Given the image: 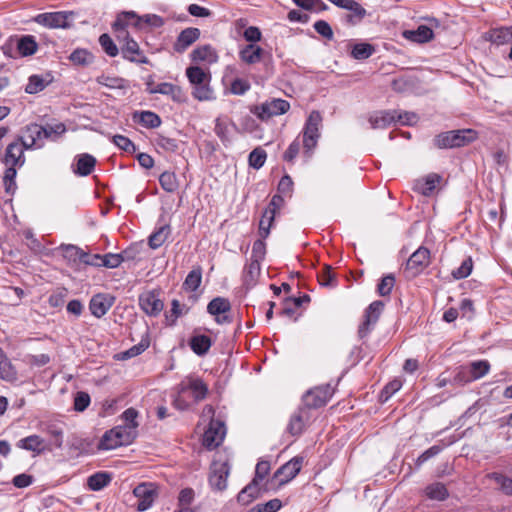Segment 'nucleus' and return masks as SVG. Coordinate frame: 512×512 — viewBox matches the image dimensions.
Segmentation results:
<instances>
[{
    "label": "nucleus",
    "mask_w": 512,
    "mask_h": 512,
    "mask_svg": "<svg viewBox=\"0 0 512 512\" xmlns=\"http://www.w3.org/2000/svg\"><path fill=\"white\" fill-rule=\"evenodd\" d=\"M137 23L139 30L142 29L144 25L152 28H160L165 24V20L157 14H145L142 16L138 15Z\"/></svg>",
    "instance_id": "52"
},
{
    "label": "nucleus",
    "mask_w": 512,
    "mask_h": 512,
    "mask_svg": "<svg viewBox=\"0 0 512 512\" xmlns=\"http://www.w3.org/2000/svg\"><path fill=\"white\" fill-rule=\"evenodd\" d=\"M0 378L6 381H12L16 379V371L12 364L0 348Z\"/></svg>",
    "instance_id": "45"
},
{
    "label": "nucleus",
    "mask_w": 512,
    "mask_h": 512,
    "mask_svg": "<svg viewBox=\"0 0 512 512\" xmlns=\"http://www.w3.org/2000/svg\"><path fill=\"white\" fill-rule=\"evenodd\" d=\"M200 37V30L198 28L189 27L180 32L173 48L178 53H183Z\"/></svg>",
    "instance_id": "22"
},
{
    "label": "nucleus",
    "mask_w": 512,
    "mask_h": 512,
    "mask_svg": "<svg viewBox=\"0 0 512 512\" xmlns=\"http://www.w3.org/2000/svg\"><path fill=\"white\" fill-rule=\"evenodd\" d=\"M491 40L497 45L512 42V26L494 29L491 33Z\"/></svg>",
    "instance_id": "48"
},
{
    "label": "nucleus",
    "mask_w": 512,
    "mask_h": 512,
    "mask_svg": "<svg viewBox=\"0 0 512 512\" xmlns=\"http://www.w3.org/2000/svg\"><path fill=\"white\" fill-rule=\"evenodd\" d=\"M429 264L430 251L428 248L420 246L407 260L404 275L407 279H413L419 276Z\"/></svg>",
    "instance_id": "5"
},
{
    "label": "nucleus",
    "mask_w": 512,
    "mask_h": 512,
    "mask_svg": "<svg viewBox=\"0 0 512 512\" xmlns=\"http://www.w3.org/2000/svg\"><path fill=\"white\" fill-rule=\"evenodd\" d=\"M384 308V303L380 300H376L372 302L364 313V321L359 326L358 336L363 339L368 336V334L373 329V326L377 323L382 310Z\"/></svg>",
    "instance_id": "12"
},
{
    "label": "nucleus",
    "mask_w": 512,
    "mask_h": 512,
    "mask_svg": "<svg viewBox=\"0 0 512 512\" xmlns=\"http://www.w3.org/2000/svg\"><path fill=\"white\" fill-rule=\"evenodd\" d=\"M72 16L73 12L67 11L46 12L36 15L33 21L50 29H65L71 26L70 20Z\"/></svg>",
    "instance_id": "9"
},
{
    "label": "nucleus",
    "mask_w": 512,
    "mask_h": 512,
    "mask_svg": "<svg viewBox=\"0 0 512 512\" xmlns=\"http://www.w3.org/2000/svg\"><path fill=\"white\" fill-rule=\"evenodd\" d=\"M425 495L436 501H444L449 497L446 486L441 482H434L425 488Z\"/></svg>",
    "instance_id": "40"
},
{
    "label": "nucleus",
    "mask_w": 512,
    "mask_h": 512,
    "mask_svg": "<svg viewBox=\"0 0 512 512\" xmlns=\"http://www.w3.org/2000/svg\"><path fill=\"white\" fill-rule=\"evenodd\" d=\"M17 175V171L15 167L8 166L4 173L3 181L5 186V191L8 194H13L16 189L15 178Z\"/></svg>",
    "instance_id": "63"
},
{
    "label": "nucleus",
    "mask_w": 512,
    "mask_h": 512,
    "mask_svg": "<svg viewBox=\"0 0 512 512\" xmlns=\"http://www.w3.org/2000/svg\"><path fill=\"white\" fill-rule=\"evenodd\" d=\"M260 481L252 479L237 495V500L242 505H248L260 496Z\"/></svg>",
    "instance_id": "29"
},
{
    "label": "nucleus",
    "mask_w": 512,
    "mask_h": 512,
    "mask_svg": "<svg viewBox=\"0 0 512 512\" xmlns=\"http://www.w3.org/2000/svg\"><path fill=\"white\" fill-rule=\"evenodd\" d=\"M230 126L235 127V124L227 116H219L215 119L214 132L224 145L230 143Z\"/></svg>",
    "instance_id": "31"
},
{
    "label": "nucleus",
    "mask_w": 512,
    "mask_h": 512,
    "mask_svg": "<svg viewBox=\"0 0 512 512\" xmlns=\"http://www.w3.org/2000/svg\"><path fill=\"white\" fill-rule=\"evenodd\" d=\"M59 249L62 251L64 259L71 266H76L79 263H83V259L87 258L86 252L73 244H62Z\"/></svg>",
    "instance_id": "28"
},
{
    "label": "nucleus",
    "mask_w": 512,
    "mask_h": 512,
    "mask_svg": "<svg viewBox=\"0 0 512 512\" xmlns=\"http://www.w3.org/2000/svg\"><path fill=\"white\" fill-rule=\"evenodd\" d=\"M304 457L295 456L288 462L280 466L273 475L274 479H278L279 486H283L294 479L301 471Z\"/></svg>",
    "instance_id": "11"
},
{
    "label": "nucleus",
    "mask_w": 512,
    "mask_h": 512,
    "mask_svg": "<svg viewBox=\"0 0 512 512\" xmlns=\"http://www.w3.org/2000/svg\"><path fill=\"white\" fill-rule=\"evenodd\" d=\"M171 234V227L169 224H165L157 228L148 238V245L151 249H157L161 247L169 235Z\"/></svg>",
    "instance_id": "36"
},
{
    "label": "nucleus",
    "mask_w": 512,
    "mask_h": 512,
    "mask_svg": "<svg viewBox=\"0 0 512 512\" xmlns=\"http://www.w3.org/2000/svg\"><path fill=\"white\" fill-rule=\"evenodd\" d=\"M95 164V157L87 153L81 154L78 156L76 169L74 172L80 176H88L92 173Z\"/></svg>",
    "instance_id": "38"
},
{
    "label": "nucleus",
    "mask_w": 512,
    "mask_h": 512,
    "mask_svg": "<svg viewBox=\"0 0 512 512\" xmlns=\"http://www.w3.org/2000/svg\"><path fill=\"white\" fill-rule=\"evenodd\" d=\"M261 265L260 261L256 259H250L249 263L246 264L243 270V283L246 288H252L260 276Z\"/></svg>",
    "instance_id": "30"
},
{
    "label": "nucleus",
    "mask_w": 512,
    "mask_h": 512,
    "mask_svg": "<svg viewBox=\"0 0 512 512\" xmlns=\"http://www.w3.org/2000/svg\"><path fill=\"white\" fill-rule=\"evenodd\" d=\"M69 59L76 65L87 66L93 62V55L86 49H76Z\"/></svg>",
    "instance_id": "54"
},
{
    "label": "nucleus",
    "mask_w": 512,
    "mask_h": 512,
    "mask_svg": "<svg viewBox=\"0 0 512 512\" xmlns=\"http://www.w3.org/2000/svg\"><path fill=\"white\" fill-rule=\"evenodd\" d=\"M488 478L494 480L499 485L503 494L512 496V478L499 472L489 473Z\"/></svg>",
    "instance_id": "46"
},
{
    "label": "nucleus",
    "mask_w": 512,
    "mask_h": 512,
    "mask_svg": "<svg viewBox=\"0 0 512 512\" xmlns=\"http://www.w3.org/2000/svg\"><path fill=\"white\" fill-rule=\"evenodd\" d=\"M473 269V260L471 257H467L463 260L461 265L452 271V276L456 280L467 278Z\"/></svg>",
    "instance_id": "59"
},
{
    "label": "nucleus",
    "mask_w": 512,
    "mask_h": 512,
    "mask_svg": "<svg viewBox=\"0 0 512 512\" xmlns=\"http://www.w3.org/2000/svg\"><path fill=\"white\" fill-rule=\"evenodd\" d=\"M322 115L319 111L313 110L303 128V147L306 153L311 152L318 143L320 138V127L322 125Z\"/></svg>",
    "instance_id": "3"
},
{
    "label": "nucleus",
    "mask_w": 512,
    "mask_h": 512,
    "mask_svg": "<svg viewBox=\"0 0 512 512\" xmlns=\"http://www.w3.org/2000/svg\"><path fill=\"white\" fill-rule=\"evenodd\" d=\"M375 47L369 43H356L352 45L350 55L356 60H365L373 55Z\"/></svg>",
    "instance_id": "43"
},
{
    "label": "nucleus",
    "mask_w": 512,
    "mask_h": 512,
    "mask_svg": "<svg viewBox=\"0 0 512 512\" xmlns=\"http://www.w3.org/2000/svg\"><path fill=\"white\" fill-rule=\"evenodd\" d=\"M402 387V382L398 379H394L387 383L380 393V400L382 402H386L389 398L392 397L400 388Z\"/></svg>",
    "instance_id": "64"
},
{
    "label": "nucleus",
    "mask_w": 512,
    "mask_h": 512,
    "mask_svg": "<svg viewBox=\"0 0 512 512\" xmlns=\"http://www.w3.org/2000/svg\"><path fill=\"white\" fill-rule=\"evenodd\" d=\"M133 494L138 499V511H146L149 509L157 496L156 488L153 483H141L137 485L133 490Z\"/></svg>",
    "instance_id": "18"
},
{
    "label": "nucleus",
    "mask_w": 512,
    "mask_h": 512,
    "mask_svg": "<svg viewBox=\"0 0 512 512\" xmlns=\"http://www.w3.org/2000/svg\"><path fill=\"white\" fill-rule=\"evenodd\" d=\"M99 85L105 86L110 89H126L128 84L127 80L117 76H108L102 74L96 78Z\"/></svg>",
    "instance_id": "42"
},
{
    "label": "nucleus",
    "mask_w": 512,
    "mask_h": 512,
    "mask_svg": "<svg viewBox=\"0 0 512 512\" xmlns=\"http://www.w3.org/2000/svg\"><path fill=\"white\" fill-rule=\"evenodd\" d=\"M159 183L161 188L169 193H172L178 188V180L173 172L165 171L159 176Z\"/></svg>",
    "instance_id": "50"
},
{
    "label": "nucleus",
    "mask_w": 512,
    "mask_h": 512,
    "mask_svg": "<svg viewBox=\"0 0 512 512\" xmlns=\"http://www.w3.org/2000/svg\"><path fill=\"white\" fill-rule=\"evenodd\" d=\"M490 370L487 360L471 362L468 366L461 367L455 376V381L466 384L484 377Z\"/></svg>",
    "instance_id": "8"
},
{
    "label": "nucleus",
    "mask_w": 512,
    "mask_h": 512,
    "mask_svg": "<svg viewBox=\"0 0 512 512\" xmlns=\"http://www.w3.org/2000/svg\"><path fill=\"white\" fill-rule=\"evenodd\" d=\"M112 142L121 150L127 152V153H134L136 151L135 144L126 136L124 135H114L112 137Z\"/></svg>",
    "instance_id": "62"
},
{
    "label": "nucleus",
    "mask_w": 512,
    "mask_h": 512,
    "mask_svg": "<svg viewBox=\"0 0 512 512\" xmlns=\"http://www.w3.org/2000/svg\"><path fill=\"white\" fill-rule=\"evenodd\" d=\"M474 138L475 132L471 129L452 130L436 135L433 144L439 149H451L465 146Z\"/></svg>",
    "instance_id": "2"
},
{
    "label": "nucleus",
    "mask_w": 512,
    "mask_h": 512,
    "mask_svg": "<svg viewBox=\"0 0 512 512\" xmlns=\"http://www.w3.org/2000/svg\"><path fill=\"white\" fill-rule=\"evenodd\" d=\"M191 391L195 402L204 400L209 392L208 385L198 376L189 375L177 386V392L185 393Z\"/></svg>",
    "instance_id": "10"
},
{
    "label": "nucleus",
    "mask_w": 512,
    "mask_h": 512,
    "mask_svg": "<svg viewBox=\"0 0 512 512\" xmlns=\"http://www.w3.org/2000/svg\"><path fill=\"white\" fill-rule=\"evenodd\" d=\"M265 55L271 59V55L265 53V51L258 45L248 44L239 51V57L241 61L247 64H255L264 60Z\"/></svg>",
    "instance_id": "26"
},
{
    "label": "nucleus",
    "mask_w": 512,
    "mask_h": 512,
    "mask_svg": "<svg viewBox=\"0 0 512 512\" xmlns=\"http://www.w3.org/2000/svg\"><path fill=\"white\" fill-rule=\"evenodd\" d=\"M112 480V476L108 472L100 471L92 474L87 479V486L92 491H100L108 486Z\"/></svg>",
    "instance_id": "37"
},
{
    "label": "nucleus",
    "mask_w": 512,
    "mask_h": 512,
    "mask_svg": "<svg viewBox=\"0 0 512 512\" xmlns=\"http://www.w3.org/2000/svg\"><path fill=\"white\" fill-rule=\"evenodd\" d=\"M441 180L442 177L439 174L430 173L423 180L417 182L416 188L424 196H429L433 193Z\"/></svg>",
    "instance_id": "35"
},
{
    "label": "nucleus",
    "mask_w": 512,
    "mask_h": 512,
    "mask_svg": "<svg viewBox=\"0 0 512 512\" xmlns=\"http://www.w3.org/2000/svg\"><path fill=\"white\" fill-rule=\"evenodd\" d=\"M117 40L120 43V53L123 59L136 64H150V60L130 34H125L123 38Z\"/></svg>",
    "instance_id": "6"
},
{
    "label": "nucleus",
    "mask_w": 512,
    "mask_h": 512,
    "mask_svg": "<svg viewBox=\"0 0 512 512\" xmlns=\"http://www.w3.org/2000/svg\"><path fill=\"white\" fill-rule=\"evenodd\" d=\"M191 350L198 356L207 354L212 346V340L209 336L204 334L193 335L189 340Z\"/></svg>",
    "instance_id": "33"
},
{
    "label": "nucleus",
    "mask_w": 512,
    "mask_h": 512,
    "mask_svg": "<svg viewBox=\"0 0 512 512\" xmlns=\"http://www.w3.org/2000/svg\"><path fill=\"white\" fill-rule=\"evenodd\" d=\"M298 7L313 12H322L328 9L327 4L322 0H293Z\"/></svg>",
    "instance_id": "55"
},
{
    "label": "nucleus",
    "mask_w": 512,
    "mask_h": 512,
    "mask_svg": "<svg viewBox=\"0 0 512 512\" xmlns=\"http://www.w3.org/2000/svg\"><path fill=\"white\" fill-rule=\"evenodd\" d=\"M132 120L148 129L158 128L162 120L158 114L152 111H135L132 114Z\"/></svg>",
    "instance_id": "27"
},
{
    "label": "nucleus",
    "mask_w": 512,
    "mask_h": 512,
    "mask_svg": "<svg viewBox=\"0 0 512 512\" xmlns=\"http://www.w3.org/2000/svg\"><path fill=\"white\" fill-rule=\"evenodd\" d=\"M15 40L19 57H29L38 51V43L33 35H16Z\"/></svg>",
    "instance_id": "23"
},
{
    "label": "nucleus",
    "mask_w": 512,
    "mask_h": 512,
    "mask_svg": "<svg viewBox=\"0 0 512 512\" xmlns=\"http://www.w3.org/2000/svg\"><path fill=\"white\" fill-rule=\"evenodd\" d=\"M267 159V153L262 147H256L248 156L249 166L258 170L262 168Z\"/></svg>",
    "instance_id": "49"
},
{
    "label": "nucleus",
    "mask_w": 512,
    "mask_h": 512,
    "mask_svg": "<svg viewBox=\"0 0 512 512\" xmlns=\"http://www.w3.org/2000/svg\"><path fill=\"white\" fill-rule=\"evenodd\" d=\"M191 59L194 62L208 61L213 62L216 59L214 49L210 45H204L194 49L191 54Z\"/></svg>",
    "instance_id": "44"
},
{
    "label": "nucleus",
    "mask_w": 512,
    "mask_h": 512,
    "mask_svg": "<svg viewBox=\"0 0 512 512\" xmlns=\"http://www.w3.org/2000/svg\"><path fill=\"white\" fill-rule=\"evenodd\" d=\"M405 35L414 42L426 43L433 38L434 33L430 27L420 25L416 30L405 32Z\"/></svg>",
    "instance_id": "41"
},
{
    "label": "nucleus",
    "mask_w": 512,
    "mask_h": 512,
    "mask_svg": "<svg viewBox=\"0 0 512 512\" xmlns=\"http://www.w3.org/2000/svg\"><path fill=\"white\" fill-rule=\"evenodd\" d=\"M305 427V423L302 416V411L295 412L287 425V432L292 436H299L302 434Z\"/></svg>",
    "instance_id": "47"
},
{
    "label": "nucleus",
    "mask_w": 512,
    "mask_h": 512,
    "mask_svg": "<svg viewBox=\"0 0 512 512\" xmlns=\"http://www.w3.org/2000/svg\"><path fill=\"white\" fill-rule=\"evenodd\" d=\"M113 305V298L105 294L94 295L89 303L91 314L96 318L104 316Z\"/></svg>",
    "instance_id": "24"
},
{
    "label": "nucleus",
    "mask_w": 512,
    "mask_h": 512,
    "mask_svg": "<svg viewBox=\"0 0 512 512\" xmlns=\"http://www.w3.org/2000/svg\"><path fill=\"white\" fill-rule=\"evenodd\" d=\"M284 205V198L280 194H275L268 206L262 213L258 233L262 238H268L270 235V229L274 223L277 211H279Z\"/></svg>",
    "instance_id": "7"
},
{
    "label": "nucleus",
    "mask_w": 512,
    "mask_h": 512,
    "mask_svg": "<svg viewBox=\"0 0 512 512\" xmlns=\"http://www.w3.org/2000/svg\"><path fill=\"white\" fill-rule=\"evenodd\" d=\"M371 128L383 129L396 123V110H381L372 113L368 119Z\"/></svg>",
    "instance_id": "25"
},
{
    "label": "nucleus",
    "mask_w": 512,
    "mask_h": 512,
    "mask_svg": "<svg viewBox=\"0 0 512 512\" xmlns=\"http://www.w3.org/2000/svg\"><path fill=\"white\" fill-rule=\"evenodd\" d=\"M230 466L227 462L213 463L209 474V485L215 491H224L227 488V479Z\"/></svg>",
    "instance_id": "17"
},
{
    "label": "nucleus",
    "mask_w": 512,
    "mask_h": 512,
    "mask_svg": "<svg viewBox=\"0 0 512 512\" xmlns=\"http://www.w3.org/2000/svg\"><path fill=\"white\" fill-rule=\"evenodd\" d=\"M332 396L329 385L309 390L304 396V402L309 408H319L327 404Z\"/></svg>",
    "instance_id": "20"
},
{
    "label": "nucleus",
    "mask_w": 512,
    "mask_h": 512,
    "mask_svg": "<svg viewBox=\"0 0 512 512\" xmlns=\"http://www.w3.org/2000/svg\"><path fill=\"white\" fill-rule=\"evenodd\" d=\"M24 150H26L25 147L17 138L7 146L3 159L4 163L12 167H21L25 163Z\"/></svg>",
    "instance_id": "21"
},
{
    "label": "nucleus",
    "mask_w": 512,
    "mask_h": 512,
    "mask_svg": "<svg viewBox=\"0 0 512 512\" xmlns=\"http://www.w3.org/2000/svg\"><path fill=\"white\" fill-rule=\"evenodd\" d=\"M138 15L134 11H122L117 14L115 21L112 24V30L116 34V38H123L125 34H129L127 28L129 26L139 30L137 23Z\"/></svg>",
    "instance_id": "19"
},
{
    "label": "nucleus",
    "mask_w": 512,
    "mask_h": 512,
    "mask_svg": "<svg viewBox=\"0 0 512 512\" xmlns=\"http://www.w3.org/2000/svg\"><path fill=\"white\" fill-rule=\"evenodd\" d=\"M226 429L223 422L212 419L209 423L208 428L203 435V445L208 449H215L218 447L224 437Z\"/></svg>",
    "instance_id": "16"
},
{
    "label": "nucleus",
    "mask_w": 512,
    "mask_h": 512,
    "mask_svg": "<svg viewBox=\"0 0 512 512\" xmlns=\"http://www.w3.org/2000/svg\"><path fill=\"white\" fill-rule=\"evenodd\" d=\"M290 108L288 101L283 99H273L267 101L260 106H256L253 113L261 120H268L269 118L286 113Z\"/></svg>",
    "instance_id": "13"
},
{
    "label": "nucleus",
    "mask_w": 512,
    "mask_h": 512,
    "mask_svg": "<svg viewBox=\"0 0 512 512\" xmlns=\"http://www.w3.org/2000/svg\"><path fill=\"white\" fill-rule=\"evenodd\" d=\"M99 44L104 52L110 57H116L120 52L113 39L107 33L100 35Z\"/></svg>",
    "instance_id": "56"
},
{
    "label": "nucleus",
    "mask_w": 512,
    "mask_h": 512,
    "mask_svg": "<svg viewBox=\"0 0 512 512\" xmlns=\"http://www.w3.org/2000/svg\"><path fill=\"white\" fill-rule=\"evenodd\" d=\"M133 425H118L104 433L98 448L100 450H112L120 446L130 445L137 436Z\"/></svg>",
    "instance_id": "1"
},
{
    "label": "nucleus",
    "mask_w": 512,
    "mask_h": 512,
    "mask_svg": "<svg viewBox=\"0 0 512 512\" xmlns=\"http://www.w3.org/2000/svg\"><path fill=\"white\" fill-rule=\"evenodd\" d=\"M16 446L20 449L34 452L36 454H41L45 449L44 440L36 434L20 439L16 443Z\"/></svg>",
    "instance_id": "32"
},
{
    "label": "nucleus",
    "mask_w": 512,
    "mask_h": 512,
    "mask_svg": "<svg viewBox=\"0 0 512 512\" xmlns=\"http://www.w3.org/2000/svg\"><path fill=\"white\" fill-rule=\"evenodd\" d=\"M282 502L278 498L269 500L266 503H260L250 509L249 512H277L281 509Z\"/></svg>",
    "instance_id": "60"
},
{
    "label": "nucleus",
    "mask_w": 512,
    "mask_h": 512,
    "mask_svg": "<svg viewBox=\"0 0 512 512\" xmlns=\"http://www.w3.org/2000/svg\"><path fill=\"white\" fill-rule=\"evenodd\" d=\"M192 95L199 101H208L215 98L209 82L193 86Z\"/></svg>",
    "instance_id": "53"
},
{
    "label": "nucleus",
    "mask_w": 512,
    "mask_h": 512,
    "mask_svg": "<svg viewBox=\"0 0 512 512\" xmlns=\"http://www.w3.org/2000/svg\"><path fill=\"white\" fill-rule=\"evenodd\" d=\"M345 10L350 13L345 16V21L350 25H357L366 17L367 11L355 0H350V3Z\"/></svg>",
    "instance_id": "34"
},
{
    "label": "nucleus",
    "mask_w": 512,
    "mask_h": 512,
    "mask_svg": "<svg viewBox=\"0 0 512 512\" xmlns=\"http://www.w3.org/2000/svg\"><path fill=\"white\" fill-rule=\"evenodd\" d=\"M139 306L148 316H158L164 308L157 290L145 291L139 295Z\"/></svg>",
    "instance_id": "15"
},
{
    "label": "nucleus",
    "mask_w": 512,
    "mask_h": 512,
    "mask_svg": "<svg viewBox=\"0 0 512 512\" xmlns=\"http://www.w3.org/2000/svg\"><path fill=\"white\" fill-rule=\"evenodd\" d=\"M202 281V270L200 267L191 270L185 278L183 287L188 291H196Z\"/></svg>",
    "instance_id": "51"
},
{
    "label": "nucleus",
    "mask_w": 512,
    "mask_h": 512,
    "mask_svg": "<svg viewBox=\"0 0 512 512\" xmlns=\"http://www.w3.org/2000/svg\"><path fill=\"white\" fill-rule=\"evenodd\" d=\"M18 138L26 150L40 149L44 146V140L49 139V134L44 126L31 123L23 129L22 135Z\"/></svg>",
    "instance_id": "4"
},
{
    "label": "nucleus",
    "mask_w": 512,
    "mask_h": 512,
    "mask_svg": "<svg viewBox=\"0 0 512 512\" xmlns=\"http://www.w3.org/2000/svg\"><path fill=\"white\" fill-rule=\"evenodd\" d=\"M231 310V303L227 298H213L207 305V312L215 316L217 324H229L233 321L232 317L227 313Z\"/></svg>",
    "instance_id": "14"
},
{
    "label": "nucleus",
    "mask_w": 512,
    "mask_h": 512,
    "mask_svg": "<svg viewBox=\"0 0 512 512\" xmlns=\"http://www.w3.org/2000/svg\"><path fill=\"white\" fill-rule=\"evenodd\" d=\"M318 281L321 286L335 287L337 280L335 274L332 271L331 266L325 265L323 270L318 274Z\"/></svg>",
    "instance_id": "58"
},
{
    "label": "nucleus",
    "mask_w": 512,
    "mask_h": 512,
    "mask_svg": "<svg viewBox=\"0 0 512 512\" xmlns=\"http://www.w3.org/2000/svg\"><path fill=\"white\" fill-rule=\"evenodd\" d=\"M395 285V277L393 274H387L380 280L377 285V292L380 296H388L390 295L393 287Z\"/></svg>",
    "instance_id": "61"
},
{
    "label": "nucleus",
    "mask_w": 512,
    "mask_h": 512,
    "mask_svg": "<svg viewBox=\"0 0 512 512\" xmlns=\"http://www.w3.org/2000/svg\"><path fill=\"white\" fill-rule=\"evenodd\" d=\"M47 82L39 75H31L28 79V83L25 87V92L28 94H36L44 90L47 86Z\"/></svg>",
    "instance_id": "57"
},
{
    "label": "nucleus",
    "mask_w": 512,
    "mask_h": 512,
    "mask_svg": "<svg viewBox=\"0 0 512 512\" xmlns=\"http://www.w3.org/2000/svg\"><path fill=\"white\" fill-rule=\"evenodd\" d=\"M186 76L192 86L210 82L211 75L199 66H190L186 69Z\"/></svg>",
    "instance_id": "39"
}]
</instances>
